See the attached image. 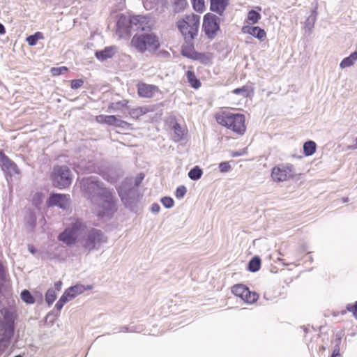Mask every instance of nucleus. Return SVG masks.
Segmentation results:
<instances>
[{
	"mask_svg": "<svg viewBox=\"0 0 357 357\" xmlns=\"http://www.w3.org/2000/svg\"><path fill=\"white\" fill-rule=\"evenodd\" d=\"M61 285H62V282L61 281H58V282H55V284H54L55 288L58 291H59L61 289Z\"/></svg>",
	"mask_w": 357,
	"mask_h": 357,
	"instance_id": "nucleus-51",
	"label": "nucleus"
},
{
	"mask_svg": "<svg viewBox=\"0 0 357 357\" xmlns=\"http://www.w3.org/2000/svg\"><path fill=\"white\" fill-rule=\"evenodd\" d=\"M119 196L121 197V200L123 202H124L125 204H127V203L128 202L126 197V195L124 194V192H123L122 190H120L119 191Z\"/></svg>",
	"mask_w": 357,
	"mask_h": 357,
	"instance_id": "nucleus-47",
	"label": "nucleus"
},
{
	"mask_svg": "<svg viewBox=\"0 0 357 357\" xmlns=\"http://www.w3.org/2000/svg\"><path fill=\"white\" fill-rule=\"evenodd\" d=\"M261 266V259L258 257H253L248 264V270L251 272H256Z\"/></svg>",
	"mask_w": 357,
	"mask_h": 357,
	"instance_id": "nucleus-27",
	"label": "nucleus"
},
{
	"mask_svg": "<svg viewBox=\"0 0 357 357\" xmlns=\"http://www.w3.org/2000/svg\"><path fill=\"white\" fill-rule=\"evenodd\" d=\"M69 204V195L64 194H52L47 201L49 206H56L63 209L67 208Z\"/></svg>",
	"mask_w": 357,
	"mask_h": 357,
	"instance_id": "nucleus-12",
	"label": "nucleus"
},
{
	"mask_svg": "<svg viewBox=\"0 0 357 357\" xmlns=\"http://www.w3.org/2000/svg\"><path fill=\"white\" fill-rule=\"evenodd\" d=\"M58 239L67 245H74L79 241L87 252L99 250L107 241V236L101 230H88L86 223L80 218L71 219L67 227L59 235Z\"/></svg>",
	"mask_w": 357,
	"mask_h": 357,
	"instance_id": "nucleus-1",
	"label": "nucleus"
},
{
	"mask_svg": "<svg viewBox=\"0 0 357 357\" xmlns=\"http://www.w3.org/2000/svg\"><path fill=\"white\" fill-rule=\"evenodd\" d=\"M3 275V267L2 264L0 263V277Z\"/></svg>",
	"mask_w": 357,
	"mask_h": 357,
	"instance_id": "nucleus-55",
	"label": "nucleus"
},
{
	"mask_svg": "<svg viewBox=\"0 0 357 357\" xmlns=\"http://www.w3.org/2000/svg\"><path fill=\"white\" fill-rule=\"evenodd\" d=\"M233 93L236 95H241L243 97H247L249 93L248 88L245 86L241 88H237L233 91Z\"/></svg>",
	"mask_w": 357,
	"mask_h": 357,
	"instance_id": "nucleus-37",
	"label": "nucleus"
},
{
	"mask_svg": "<svg viewBox=\"0 0 357 357\" xmlns=\"http://www.w3.org/2000/svg\"><path fill=\"white\" fill-rule=\"evenodd\" d=\"M6 33V29L4 26L0 23V34H4Z\"/></svg>",
	"mask_w": 357,
	"mask_h": 357,
	"instance_id": "nucleus-53",
	"label": "nucleus"
},
{
	"mask_svg": "<svg viewBox=\"0 0 357 357\" xmlns=\"http://www.w3.org/2000/svg\"><path fill=\"white\" fill-rule=\"evenodd\" d=\"M295 169L291 164H280L274 167L271 172V178L275 182H283L292 178Z\"/></svg>",
	"mask_w": 357,
	"mask_h": 357,
	"instance_id": "nucleus-7",
	"label": "nucleus"
},
{
	"mask_svg": "<svg viewBox=\"0 0 357 357\" xmlns=\"http://www.w3.org/2000/svg\"><path fill=\"white\" fill-rule=\"evenodd\" d=\"M129 22L130 28L134 31H149L153 26L151 19L145 15L132 16Z\"/></svg>",
	"mask_w": 357,
	"mask_h": 357,
	"instance_id": "nucleus-9",
	"label": "nucleus"
},
{
	"mask_svg": "<svg viewBox=\"0 0 357 357\" xmlns=\"http://www.w3.org/2000/svg\"><path fill=\"white\" fill-rule=\"evenodd\" d=\"M43 35L41 32H36L33 35H31L26 38V42L31 46L36 45L38 40L43 39Z\"/></svg>",
	"mask_w": 357,
	"mask_h": 357,
	"instance_id": "nucleus-28",
	"label": "nucleus"
},
{
	"mask_svg": "<svg viewBox=\"0 0 357 357\" xmlns=\"http://www.w3.org/2000/svg\"><path fill=\"white\" fill-rule=\"evenodd\" d=\"M346 309L347 311L352 312L354 317L357 319V301L354 304H347Z\"/></svg>",
	"mask_w": 357,
	"mask_h": 357,
	"instance_id": "nucleus-39",
	"label": "nucleus"
},
{
	"mask_svg": "<svg viewBox=\"0 0 357 357\" xmlns=\"http://www.w3.org/2000/svg\"><path fill=\"white\" fill-rule=\"evenodd\" d=\"M82 191L90 200L92 210L101 218H110L116 211L111 191L96 177L90 176L81 181Z\"/></svg>",
	"mask_w": 357,
	"mask_h": 357,
	"instance_id": "nucleus-2",
	"label": "nucleus"
},
{
	"mask_svg": "<svg viewBox=\"0 0 357 357\" xmlns=\"http://www.w3.org/2000/svg\"><path fill=\"white\" fill-rule=\"evenodd\" d=\"M118 119L116 116L98 115L96 116V121L100 123H105L109 126H116Z\"/></svg>",
	"mask_w": 357,
	"mask_h": 357,
	"instance_id": "nucleus-18",
	"label": "nucleus"
},
{
	"mask_svg": "<svg viewBox=\"0 0 357 357\" xmlns=\"http://www.w3.org/2000/svg\"><path fill=\"white\" fill-rule=\"evenodd\" d=\"M160 207L158 204H153L151 206V211L153 213H158L160 211Z\"/></svg>",
	"mask_w": 357,
	"mask_h": 357,
	"instance_id": "nucleus-49",
	"label": "nucleus"
},
{
	"mask_svg": "<svg viewBox=\"0 0 357 357\" xmlns=\"http://www.w3.org/2000/svg\"><path fill=\"white\" fill-rule=\"evenodd\" d=\"M317 9H318V2L316 1L313 3V8L311 10L310 17H313L317 20V15H318Z\"/></svg>",
	"mask_w": 357,
	"mask_h": 357,
	"instance_id": "nucleus-43",
	"label": "nucleus"
},
{
	"mask_svg": "<svg viewBox=\"0 0 357 357\" xmlns=\"http://www.w3.org/2000/svg\"><path fill=\"white\" fill-rule=\"evenodd\" d=\"M52 178L54 185L62 189L68 187L71 184L72 174L67 166L57 165L53 169Z\"/></svg>",
	"mask_w": 357,
	"mask_h": 357,
	"instance_id": "nucleus-6",
	"label": "nucleus"
},
{
	"mask_svg": "<svg viewBox=\"0 0 357 357\" xmlns=\"http://www.w3.org/2000/svg\"><path fill=\"white\" fill-rule=\"evenodd\" d=\"M357 61V52H352L349 56L344 58L340 63L342 69L350 67Z\"/></svg>",
	"mask_w": 357,
	"mask_h": 357,
	"instance_id": "nucleus-20",
	"label": "nucleus"
},
{
	"mask_svg": "<svg viewBox=\"0 0 357 357\" xmlns=\"http://www.w3.org/2000/svg\"><path fill=\"white\" fill-rule=\"evenodd\" d=\"M0 166L6 175L13 176L19 174L17 165L10 160L1 151H0Z\"/></svg>",
	"mask_w": 357,
	"mask_h": 357,
	"instance_id": "nucleus-11",
	"label": "nucleus"
},
{
	"mask_svg": "<svg viewBox=\"0 0 357 357\" xmlns=\"http://www.w3.org/2000/svg\"><path fill=\"white\" fill-rule=\"evenodd\" d=\"M161 202H162V205L167 208H170L174 205V200L172 198H171L169 197H165L162 198Z\"/></svg>",
	"mask_w": 357,
	"mask_h": 357,
	"instance_id": "nucleus-36",
	"label": "nucleus"
},
{
	"mask_svg": "<svg viewBox=\"0 0 357 357\" xmlns=\"http://www.w3.org/2000/svg\"><path fill=\"white\" fill-rule=\"evenodd\" d=\"M242 32L250 34L259 40H264L266 36L265 31L259 26H243L242 27Z\"/></svg>",
	"mask_w": 357,
	"mask_h": 357,
	"instance_id": "nucleus-14",
	"label": "nucleus"
},
{
	"mask_svg": "<svg viewBox=\"0 0 357 357\" xmlns=\"http://www.w3.org/2000/svg\"><path fill=\"white\" fill-rule=\"evenodd\" d=\"M193 6V8L199 12L203 13L205 9L204 0H191Z\"/></svg>",
	"mask_w": 357,
	"mask_h": 357,
	"instance_id": "nucleus-32",
	"label": "nucleus"
},
{
	"mask_svg": "<svg viewBox=\"0 0 357 357\" xmlns=\"http://www.w3.org/2000/svg\"><path fill=\"white\" fill-rule=\"evenodd\" d=\"M191 51H192V50L190 48V49L183 48L182 50V54L188 58H192V54L190 53Z\"/></svg>",
	"mask_w": 357,
	"mask_h": 357,
	"instance_id": "nucleus-46",
	"label": "nucleus"
},
{
	"mask_svg": "<svg viewBox=\"0 0 357 357\" xmlns=\"http://www.w3.org/2000/svg\"><path fill=\"white\" fill-rule=\"evenodd\" d=\"M340 347L338 344H337L333 351V353L331 356V357H340Z\"/></svg>",
	"mask_w": 357,
	"mask_h": 357,
	"instance_id": "nucleus-45",
	"label": "nucleus"
},
{
	"mask_svg": "<svg viewBox=\"0 0 357 357\" xmlns=\"http://www.w3.org/2000/svg\"><path fill=\"white\" fill-rule=\"evenodd\" d=\"M348 202V198H344L343 199V202Z\"/></svg>",
	"mask_w": 357,
	"mask_h": 357,
	"instance_id": "nucleus-57",
	"label": "nucleus"
},
{
	"mask_svg": "<svg viewBox=\"0 0 357 357\" xmlns=\"http://www.w3.org/2000/svg\"><path fill=\"white\" fill-rule=\"evenodd\" d=\"M215 119L217 122L235 133L242 135L246 130L245 117L243 114L235 113L232 110L223 109L219 112Z\"/></svg>",
	"mask_w": 357,
	"mask_h": 357,
	"instance_id": "nucleus-3",
	"label": "nucleus"
},
{
	"mask_svg": "<svg viewBox=\"0 0 357 357\" xmlns=\"http://www.w3.org/2000/svg\"><path fill=\"white\" fill-rule=\"evenodd\" d=\"M246 152H247V149H244L241 151H236V152L232 153L231 155L233 157H238V156H241V155L246 153Z\"/></svg>",
	"mask_w": 357,
	"mask_h": 357,
	"instance_id": "nucleus-48",
	"label": "nucleus"
},
{
	"mask_svg": "<svg viewBox=\"0 0 357 357\" xmlns=\"http://www.w3.org/2000/svg\"><path fill=\"white\" fill-rule=\"evenodd\" d=\"M116 127L121 128L123 129H128L130 127V124L125 121L118 119Z\"/></svg>",
	"mask_w": 357,
	"mask_h": 357,
	"instance_id": "nucleus-42",
	"label": "nucleus"
},
{
	"mask_svg": "<svg viewBox=\"0 0 357 357\" xmlns=\"http://www.w3.org/2000/svg\"><path fill=\"white\" fill-rule=\"evenodd\" d=\"M150 111L151 109L149 108V107H139L132 109L130 111V115L132 116V118L138 119L139 116L149 112Z\"/></svg>",
	"mask_w": 357,
	"mask_h": 357,
	"instance_id": "nucleus-21",
	"label": "nucleus"
},
{
	"mask_svg": "<svg viewBox=\"0 0 357 357\" xmlns=\"http://www.w3.org/2000/svg\"><path fill=\"white\" fill-rule=\"evenodd\" d=\"M232 293L241 298L247 303H253L258 299V295L255 292H252L244 284H238L232 287Z\"/></svg>",
	"mask_w": 357,
	"mask_h": 357,
	"instance_id": "nucleus-10",
	"label": "nucleus"
},
{
	"mask_svg": "<svg viewBox=\"0 0 357 357\" xmlns=\"http://www.w3.org/2000/svg\"><path fill=\"white\" fill-rule=\"evenodd\" d=\"M256 8H257L258 10H259V11L261 10V8L260 7H257Z\"/></svg>",
	"mask_w": 357,
	"mask_h": 357,
	"instance_id": "nucleus-58",
	"label": "nucleus"
},
{
	"mask_svg": "<svg viewBox=\"0 0 357 357\" xmlns=\"http://www.w3.org/2000/svg\"><path fill=\"white\" fill-rule=\"evenodd\" d=\"M144 178V176L140 174L139 176H137L135 179V185L138 186L140 183L142 182V179Z\"/></svg>",
	"mask_w": 357,
	"mask_h": 357,
	"instance_id": "nucleus-50",
	"label": "nucleus"
},
{
	"mask_svg": "<svg viewBox=\"0 0 357 357\" xmlns=\"http://www.w3.org/2000/svg\"><path fill=\"white\" fill-rule=\"evenodd\" d=\"M116 52L115 47L110 46L106 47L104 50L96 52V58L101 61H105L107 59L112 58Z\"/></svg>",
	"mask_w": 357,
	"mask_h": 357,
	"instance_id": "nucleus-17",
	"label": "nucleus"
},
{
	"mask_svg": "<svg viewBox=\"0 0 357 357\" xmlns=\"http://www.w3.org/2000/svg\"><path fill=\"white\" fill-rule=\"evenodd\" d=\"M219 17L212 13H207L203 20V29L209 38H213L220 30Z\"/></svg>",
	"mask_w": 357,
	"mask_h": 357,
	"instance_id": "nucleus-8",
	"label": "nucleus"
},
{
	"mask_svg": "<svg viewBox=\"0 0 357 357\" xmlns=\"http://www.w3.org/2000/svg\"><path fill=\"white\" fill-rule=\"evenodd\" d=\"M231 169L229 162H222L219 164V169L222 173H226Z\"/></svg>",
	"mask_w": 357,
	"mask_h": 357,
	"instance_id": "nucleus-40",
	"label": "nucleus"
},
{
	"mask_svg": "<svg viewBox=\"0 0 357 357\" xmlns=\"http://www.w3.org/2000/svg\"><path fill=\"white\" fill-rule=\"evenodd\" d=\"M56 298L55 291L52 289H49L45 294V301L50 305L53 303Z\"/></svg>",
	"mask_w": 357,
	"mask_h": 357,
	"instance_id": "nucleus-33",
	"label": "nucleus"
},
{
	"mask_svg": "<svg viewBox=\"0 0 357 357\" xmlns=\"http://www.w3.org/2000/svg\"><path fill=\"white\" fill-rule=\"evenodd\" d=\"M160 0H142L144 7L146 10H150L156 8Z\"/></svg>",
	"mask_w": 357,
	"mask_h": 357,
	"instance_id": "nucleus-34",
	"label": "nucleus"
},
{
	"mask_svg": "<svg viewBox=\"0 0 357 357\" xmlns=\"http://www.w3.org/2000/svg\"><path fill=\"white\" fill-rule=\"evenodd\" d=\"M67 70H68V68L65 66L59 67V68H52L51 69L52 74L54 76L60 75L64 73L65 72H66Z\"/></svg>",
	"mask_w": 357,
	"mask_h": 357,
	"instance_id": "nucleus-38",
	"label": "nucleus"
},
{
	"mask_svg": "<svg viewBox=\"0 0 357 357\" xmlns=\"http://www.w3.org/2000/svg\"><path fill=\"white\" fill-rule=\"evenodd\" d=\"M84 84V80L82 79H73L71 81V88L73 89H77L80 88Z\"/></svg>",
	"mask_w": 357,
	"mask_h": 357,
	"instance_id": "nucleus-41",
	"label": "nucleus"
},
{
	"mask_svg": "<svg viewBox=\"0 0 357 357\" xmlns=\"http://www.w3.org/2000/svg\"><path fill=\"white\" fill-rule=\"evenodd\" d=\"M186 76L191 86L195 89H198L201 83L199 79H197L195 73L190 70L187 71Z\"/></svg>",
	"mask_w": 357,
	"mask_h": 357,
	"instance_id": "nucleus-25",
	"label": "nucleus"
},
{
	"mask_svg": "<svg viewBox=\"0 0 357 357\" xmlns=\"http://www.w3.org/2000/svg\"><path fill=\"white\" fill-rule=\"evenodd\" d=\"M229 3V0H210V9L214 13L222 15Z\"/></svg>",
	"mask_w": 357,
	"mask_h": 357,
	"instance_id": "nucleus-16",
	"label": "nucleus"
},
{
	"mask_svg": "<svg viewBox=\"0 0 357 357\" xmlns=\"http://www.w3.org/2000/svg\"><path fill=\"white\" fill-rule=\"evenodd\" d=\"M28 249H29V251L32 254H34L36 252V248L31 245H28Z\"/></svg>",
	"mask_w": 357,
	"mask_h": 357,
	"instance_id": "nucleus-52",
	"label": "nucleus"
},
{
	"mask_svg": "<svg viewBox=\"0 0 357 357\" xmlns=\"http://www.w3.org/2000/svg\"><path fill=\"white\" fill-rule=\"evenodd\" d=\"M317 145L314 142L309 140L303 144V153L305 156L313 155L316 151Z\"/></svg>",
	"mask_w": 357,
	"mask_h": 357,
	"instance_id": "nucleus-22",
	"label": "nucleus"
},
{
	"mask_svg": "<svg viewBox=\"0 0 357 357\" xmlns=\"http://www.w3.org/2000/svg\"><path fill=\"white\" fill-rule=\"evenodd\" d=\"M349 149H357V137H356V144L354 145H352V146H350L348 147Z\"/></svg>",
	"mask_w": 357,
	"mask_h": 357,
	"instance_id": "nucleus-54",
	"label": "nucleus"
},
{
	"mask_svg": "<svg viewBox=\"0 0 357 357\" xmlns=\"http://www.w3.org/2000/svg\"><path fill=\"white\" fill-rule=\"evenodd\" d=\"M199 22L200 16L194 13L186 15L177 22V27L185 40H192L197 35Z\"/></svg>",
	"mask_w": 357,
	"mask_h": 357,
	"instance_id": "nucleus-4",
	"label": "nucleus"
},
{
	"mask_svg": "<svg viewBox=\"0 0 357 357\" xmlns=\"http://www.w3.org/2000/svg\"><path fill=\"white\" fill-rule=\"evenodd\" d=\"M15 357H22V356H15Z\"/></svg>",
	"mask_w": 357,
	"mask_h": 357,
	"instance_id": "nucleus-59",
	"label": "nucleus"
},
{
	"mask_svg": "<svg viewBox=\"0 0 357 357\" xmlns=\"http://www.w3.org/2000/svg\"><path fill=\"white\" fill-rule=\"evenodd\" d=\"M86 290V288L82 284H76L66 290L64 294L61 296L65 297L67 302L72 301L77 296L82 294Z\"/></svg>",
	"mask_w": 357,
	"mask_h": 357,
	"instance_id": "nucleus-15",
	"label": "nucleus"
},
{
	"mask_svg": "<svg viewBox=\"0 0 357 357\" xmlns=\"http://www.w3.org/2000/svg\"><path fill=\"white\" fill-rule=\"evenodd\" d=\"M67 303L66 300V298L65 297H62L61 296V298H59V300L57 301V303H56L55 305V307L58 310H61L62 309V307H63V305Z\"/></svg>",
	"mask_w": 357,
	"mask_h": 357,
	"instance_id": "nucleus-44",
	"label": "nucleus"
},
{
	"mask_svg": "<svg viewBox=\"0 0 357 357\" xmlns=\"http://www.w3.org/2000/svg\"><path fill=\"white\" fill-rule=\"evenodd\" d=\"M173 139L175 142L181 141L185 135V130L178 123H175L174 126Z\"/></svg>",
	"mask_w": 357,
	"mask_h": 357,
	"instance_id": "nucleus-19",
	"label": "nucleus"
},
{
	"mask_svg": "<svg viewBox=\"0 0 357 357\" xmlns=\"http://www.w3.org/2000/svg\"><path fill=\"white\" fill-rule=\"evenodd\" d=\"M187 192L186 188L184 185H180L176 188L175 195L176 198H183Z\"/></svg>",
	"mask_w": 357,
	"mask_h": 357,
	"instance_id": "nucleus-35",
	"label": "nucleus"
},
{
	"mask_svg": "<svg viewBox=\"0 0 357 357\" xmlns=\"http://www.w3.org/2000/svg\"><path fill=\"white\" fill-rule=\"evenodd\" d=\"M21 298L22 300L27 304H33L35 302V299L31 293L24 289L21 292Z\"/></svg>",
	"mask_w": 357,
	"mask_h": 357,
	"instance_id": "nucleus-30",
	"label": "nucleus"
},
{
	"mask_svg": "<svg viewBox=\"0 0 357 357\" xmlns=\"http://www.w3.org/2000/svg\"><path fill=\"white\" fill-rule=\"evenodd\" d=\"M261 18V14L255 10H251L248 13L246 22L248 24H256Z\"/></svg>",
	"mask_w": 357,
	"mask_h": 357,
	"instance_id": "nucleus-24",
	"label": "nucleus"
},
{
	"mask_svg": "<svg viewBox=\"0 0 357 357\" xmlns=\"http://www.w3.org/2000/svg\"><path fill=\"white\" fill-rule=\"evenodd\" d=\"M173 3L176 12L183 10L188 5L186 0H173Z\"/></svg>",
	"mask_w": 357,
	"mask_h": 357,
	"instance_id": "nucleus-31",
	"label": "nucleus"
},
{
	"mask_svg": "<svg viewBox=\"0 0 357 357\" xmlns=\"http://www.w3.org/2000/svg\"><path fill=\"white\" fill-rule=\"evenodd\" d=\"M121 331H122V332H126V331H128V327H126V326H123V327H122V328H121ZM130 331H132V330H130Z\"/></svg>",
	"mask_w": 357,
	"mask_h": 357,
	"instance_id": "nucleus-56",
	"label": "nucleus"
},
{
	"mask_svg": "<svg viewBox=\"0 0 357 357\" xmlns=\"http://www.w3.org/2000/svg\"><path fill=\"white\" fill-rule=\"evenodd\" d=\"M137 91L140 97L150 98L159 91V89L155 85L139 83L137 85Z\"/></svg>",
	"mask_w": 357,
	"mask_h": 357,
	"instance_id": "nucleus-13",
	"label": "nucleus"
},
{
	"mask_svg": "<svg viewBox=\"0 0 357 357\" xmlns=\"http://www.w3.org/2000/svg\"><path fill=\"white\" fill-rule=\"evenodd\" d=\"M131 45L141 53L153 52L160 47L158 36L152 33L136 34L131 39Z\"/></svg>",
	"mask_w": 357,
	"mask_h": 357,
	"instance_id": "nucleus-5",
	"label": "nucleus"
},
{
	"mask_svg": "<svg viewBox=\"0 0 357 357\" xmlns=\"http://www.w3.org/2000/svg\"><path fill=\"white\" fill-rule=\"evenodd\" d=\"M128 102L126 100L111 103L107 109L109 112L120 111L123 107H126Z\"/></svg>",
	"mask_w": 357,
	"mask_h": 357,
	"instance_id": "nucleus-23",
	"label": "nucleus"
},
{
	"mask_svg": "<svg viewBox=\"0 0 357 357\" xmlns=\"http://www.w3.org/2000/svg\"><path fill=\"white\" fill-rule=\"evenodd\" d=\"M316 21V19L311 17L310 16L306 19L304 23V29L305 33H308L309 34H310L312 32V29L314 28Z\"/></svg>",
	"mask_w": 357,
	"mask_h": 357,
	"instance_id": "nucleus-29",
	"label": "nucleus"
},
{
	"mask_svg": "<svg viewBox=\"0 0 357 357\" xmlns=\"http://www.w3.org/2000/svg\"><path fill=\"white\" fill-rule=\"evenodd\" d=\"M202 174V169L198 166H195L189 171L188 176L191 180L197 181L201 178Z\"/></svg>",
	"mask_w": 357,
	"mask_h": 357,
	"instance_id": "nucleus-26",
	"label": "nucleus"
}]
</instances>
